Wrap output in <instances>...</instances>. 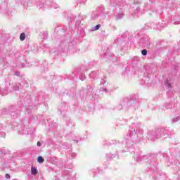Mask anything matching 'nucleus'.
Wrapping results in <instances>:
<instances>
[{"instance_id": "obj_1", "label": "nucleus", "mask_w": 180, "mask_h": 180, "mask_svg": "<svg viewBox=\"0 0 180 180\" xmlns=\"http://www.w3.org/2000/svg\"><path fill=\"white\" fill-rule=\"evenodd\" d=\"M31 174L32 175H36L37 174V169L36 167H32Z\"/></svg>"}, {"instance_id": "obj_2", "label": "nucleus", "mask_w": 180, "mask_h": 180, "mask_svg": "<svg viewBox=\"0 0 180 180\" xmlns=\"http://www.w3.org/2000/svg\"><path fill=\"white\" fill-rule=\"evenodd\" d=\"M37 162H39V164H42V162H44V158L41 156H39L37 158Z\"/></svg>"}, {"instance_id": "obj_3", "label": "nucleus", "mask_w": 180, "mask_h": 180, "mask_svg": "<svg viewBox=\"0 0 180 180\" xmlns=\"http://www.w3.org/2000/svg\"><path fill=\"white\" fill-rule=\"evenodd\" d=\"M25 39H26V34L25 33H22L20 36V40L21 41H23V40H25Z\"/></svg>"}, {"instance_id": "obj_4", "label": "nucleus", "mask_w": 180, "mask_h": 180, "mask_svg": "<svg viewBox=\"0 0 180 180\" xmlns=\"http://www.w3.org/2000/svg\"><path fill=\"white\" fill-rule=\"evenodd\" d=\"M147 53H148V51H147L146 49H143V50H142V51H141L142 56H147Z\"/></svg>"}, {"instance_id": "obj_5", "label": "nucleus", "mask_w": 180, "mask_h": 180, "mask_svg": "<svg viewBox=\"0 0 180 180\" xmlns=\"http://www.w3.org/2000/svg\"><path fill=\"white\" fill-rule=\"evenodd\" d=\"M165 85H167V86H168V88H171V83H169V82H168V80H166L165 81Z\"/></svg>"}, {"instance_id": "obj_6", "label": "nucleus", "mask_w": 180, "mask_h": 180, "mask_svg": "<svg viewBox=\"0 0 180 180\" xmlns=\"http://www.w3.org/2000/svg\"><path fill=\"white\" fill-rule=\"evenodd\" d=\"M165 85H167V86H168V88H171V83H169V82H168V80H166L165 81Z\"/></svg>"}, {"instance_id": "obj_7", "label": "nucleus", "mask_w": 180, "mask_h": 180, "mask_svg": "<svg viewBox=\"0 0 180 180\" xmlns=\"http://www.w3.org/2000/svg\"><path fill=\"white\" fill-rule=\"evenodd\" d=\"M101 27V25H97L95 27H94V30H99V28Z\"/></svg>"}, {"instance_id": "obj_8", "label": "nucleus", "mask_w": 180, "mask_h": 180, "mask_svg": "<svg viewBox=\"0 0 180 180\" xmlns=\"http://www.w3.org/2000/svg\"><path fill=\"white\" fill-rule=\"evenodd\" d=\"M6 179H9L11 178V175H9V174H6Z\"/></svg>"}, {"instance_id": "obj_9", "label": "nucleus", "mask_w": 180, "mask_h": 180, "mask_svg": "<svg viewBox=\"0 0 180 180\" xmlns=\"http://www.w3.org/2000/svg\"><path fill=\"white\" fill-rule=\"evenodd\" d=\"M37 145L38 146V147H40V146H41V143L40 142H37Z\"/></svg>"}, {"instance_id": "obj_10", "label": "nucleus", "mask_w": 180, "mask_h": 180, "mask_svg": "<svg viewBox=\"0 0 180 180\" xmlns=\"http://www.w3.org/2000/svg\"><path fill=\"white\" fill-rule=\"evenodd\" d=\"M15 75H17V77H19L20 75V72H15Z\"/></svg>"}]
</instances>
